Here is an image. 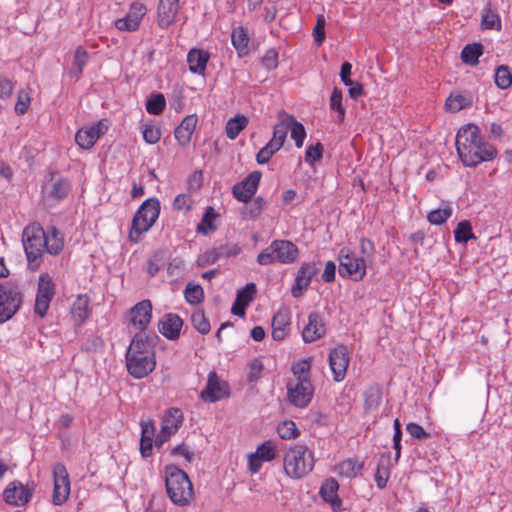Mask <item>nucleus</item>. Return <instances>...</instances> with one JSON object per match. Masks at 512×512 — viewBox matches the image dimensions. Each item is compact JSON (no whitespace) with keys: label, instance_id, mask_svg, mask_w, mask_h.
Here are the masks:
<instances>
[{"label":"nucleus","instance_id":"nucleus-22","mask_svg":"<svg viewBox=\"0 0 512 512\" xmlns=\"http://www.w3.org/2000/svg\"><path fill=\"white\" fill-rule=\"evenodd\" d=\"M226 383L221 382L215 372L208 375L206 388L201 392V398L206 402H216L227 395Z\"/></svg>","mask_w":512,"mask_h":512},{"label":"nucleus","instance_id":"nucleus-15","mask_svg":"<svg viewBox=\"0 0 512 512\" xmlns=\"http://www.w3.org/2000/svg\"><path fill=\"white\" fill-rule=\"evenodd\" d=\"M107 130L106 120H100L90 127L79 129L75 135V141L82 149H90Z\"/></svg>","mask_w":512,"mask_h":512},{"label":"nucleus","instance_id":"nucleus-49","mask_svg":"<svg viewBox=\"0 0 512 512\" xmlns=\"http://www.w3.org/2000/svg\"><path fill=\"white\" fill-rule=\"evenodd\" d=\"M166 105L165 98L162 94H155L146 102V110L153 115L162 113Z\"/></svg>","mask_w":512,"mask_h":512},{"label":"nucleus","instance_id":"nucleus-63","mask_svg":"<svg viewBox=\"0 0 512 512\" xmlns=\"http://www.w3.org/2000/svg\"><path fill=\"white\" fill-rule=\"evenodd\" d=\"M192 203L193 201L189 195L180 194L175 198L173 206L178 211H188L190 210Z\"/></svg>","mask_w":512,"mask_h":512},{"label":"nucleus","instance_id":"nucleus-42","mask_svg":"<svg viewBox=\"0 0 512 512\" xmlns=\"http://www.w3.org/2000/svg\"><path fill=\"white\" fill-rule=\"evenodd\" d=\"M363 467V463L353 459H347L337 466L340 475L352 478L355 477Z\"/></svg>","mask_w":512,"mask_h":512},{"label":"nucleus","instance_id":"nucleus-47","mask_svg":"<svg viewBox=\"0 0 512 512\" xmlns=\"http://www.w3.org/2000/svg\"><path fill=\"white\" fill-rule=\"evenodd\" d=\"M289 130L291 131V138L295 141L296 147L301 148L306 137L304 126L292 116Z\"/></svg>","mask_w":512,"mask_h":512},{"label":"nucleus","instance_id":"nucleus-9","mask_svg":"<svg viewBox=\"0 0 512 512\" xmlns=\"http://www.w3.org/2000/svg\"><path fill=\"white\" fill-rule=\"evenodd\" d=\"M54 488L52 501L54 505L64 504L70 494V481L66 467L62 463H57L53 467Z\"/></svg>","mask_w":512,"mask_h":512},{"label":"nucleus","instance_id":"nucleus-26","mask_svg":"<svg viewBox=\"0 0 512 512\" xmlns=\"http://www.w3.org/2000/svg\"><path fill=\"white\" fill-rule=\"evenodd\" d=\"M290 312L288 309H280L272 319V337L276 341L283 340L289 330Z\"/></svg>","mask_w":512,"mask_h":512},{"label":"nucleus","instance_id":"nucleus-62","mask_svg":"<svg viewBox=\"0 0 512 512\" xmlns=\"http://www.w3.org/2000/svg\"><path fill=\"white\" fill-rule=\"evenodd\" d=\"M220 259L218 248L206 251L204 254H202L198 259V265L199 266H207L215 263L217 260Z\"/></svg>","mask_w":512,"mask_h":512},{"label":"nucleus","instance_id":"nucleus-43","mask_svg":"<svg viewBox=\"0 0 512 512\" xmlns=\"http://www.w3.org/2000/svg\"><path fill=\"white\" fill-rule=\"evenodd\" d=\"M454 238L458 243H466L470 239H475L471 223L467 220L459 222L454 230Z\"/></svg>","mask_w":512,"mask_h":512},{"label":"nucleus","instance_id":"nucleus-18","mask_svg":"<svg viewBox=\"0 0 512 512\" xmlns=\"http://www.w3.org/2000/svg\"><path fill=\"white\" fill-rule=\"evenodd\" d=\"M497 154L494 146L485 143L482 139L479 143L474 144V147H471L470 157L471 159L468 161L466 156H459L461 161L465 166L474 167L483 161L492 160Z\"/></svg>","mask_w":512,"mask_h":512},{"label":"nucleus","instance_id":"nucleus-33","mask_svg":"<svg viewBox=\"0 0 512 512\" xmlns=\"http://www.w3.org/2000/svg\"><path fill=\"white\" fill-rule=\"evenodd\" d=\"M71 314L77 324H82L89 317V298L87 295H78L71 307Z\"/></svg>","mask_w":512,"mask_h":512},{"label":"nucleus","instance_id":"nucleus-3","mask_svg":"<svg viewBox=\"0 0 512 512\" xmlns=\"http://www.w3.org/2000/svg\"><path fill=\"white\" fill-rule=\"evenodd\" d=\"M165 486L171 501L179 506L186 505L193 495L188 475L175 465L165 468Z\"/></svg>","mask_w":512,"mask_h":512},{"label":"nucleus","instance_id":"nucleus-7","mask_svg":"<svg viewBox=\"0 0 512 512\" xmlns=\"http://www.w3.org/2000/svg\"><path fill=\"white\" fill-rule=\"evenodd\" d=\"M339 274L342 277H350L360 281L366 275V264L364 257H357L348 248H342L339 253Z\"/></svg>","mask_w":512,"mask_h":512},{"label":"nucleus","instance_id":"nucleus-58","mask_svg":"<svg viewBox=\"0 0 512 512\" xmlns=\"http://www.w3.org/2000/svg\"><path fill=\"white\" fill-rule=\"evenodd\" d=\"M263 364L262 362L259 360V359H253L250 363H249V372H248V375H247V379L250 383H255L257 382L260 377H261V373L263 371Z\"/></svg>","mask_w":512,"mask_h":512},{"label":"nucleus","instance_id":"nucleus-28","mask_svg":"<svg viewBox=\"0 0 512 512\" xmlns=\"http://www.w3.org/2000/svg\"><path fill=\"white\" fill-rule=\"evenodd\" d=\"M198 118L196 115L186 116L180 125L175 129L174 135L181 146H186L196 128Z\"/></svg>","mask_w":512,"mask_h":512},{"label":"nucleus","instance_id":"nucleus-64","mask_svg":"<svg viewBox=\"0 0 512 512\" xmlns=\"http://www.w3.org/2000/svg\"><path fill=\"white\" fill-rule=\"evenodd\" d=\"M406 430L411 435V437L416 439H423L429 436L428 433L423 429V427L417 423H408L406 426Z\"/></svg>","mask_w":512,"mask_h":512},{"label":"nucleus","instance_id":"nucleus-16","mask_svg":"<svg viewBox=\"0 0 512 512\" xmlns=\"http://www.w3.org/2000/svg\"><path fill=\"white\" fill-rule=\"evenodd\" d=\"M349 361L348 349L344 345H339L330 352L329 365L336 382H340L345 378Z\"/></svg>","mask_w":512,"mask_h":512},{"label":"nucleus","instance_id":"nucleus-40","mask_svg":"<svg viewBox=\"0 0 512 512\" xmlns=\"http://www.w3.org/2000/svg\"><path fill=\"white\" fill-rule=\"evenodd\" d=\"M248 119L243 115H237L231 118L226 124V135L229 139L234 140L239 133L247 126Z\"/></svg>","mask_w":512,"mask_h":512},{"label":"nucleus","instance_id":"nucleus-21","mask_svg":"<svg viewBox=\"0 0 512 512\" xmlns=\"http://www.w3.org/2000/svg\"><path fill=\"white\" fill-rule=\"evenodd\" d=\"M3 497L8 504L23 506L29 501L31 490L21 482L13 481L4 490Z\"/></svg>","mask_w":512,"mask_h":512},{"label":"nucleus","instance_id":"nucleus-20","mask_svg":"<svg viewBox=\"0 0 512 512\" xmlns=\"http://www.w3.org/2000/svg\"><path fill=\"white\" fill-rule=\"evenodd\" d=\"M130 322L140 332H143L152 318V304L150 300H142L130 311Z\"/></svg>","mask_w":512,"mask_h":512},{"label":"nucleus","instance_id":"nucleus-6","mask_svg":"<svg viewBox=\"0 0 512 512\" xmlns=\"http://www.w3.org/2000/svg\"><path fill=\"white\" fill-rule=\"evenodd\" d=\"M22 304V293L19 286L6 281L0 284V324L11 319Z\"/></svg>","mask_w":512,"mask_h":512},{"label":"nucleus","instance_id":"nucleus-52","mask_svg":"<svg viewBox=\"0 0 512 512\" xmlns=\"http://www.w3.org/2000/svg\"><path fill=\"white\" fill-rule=\"evenodd\" d=\"M254 454L262 461H272L276 456L275 447L271 441H266L258 446Z\"/></svg>","mask_w":512,"mask_h":512},{"label":"nucleus","instance_id":"nucleus-24","mask_svg":"<svg viewBox=\"0 0 512 512\" xmlns=\"http://www.w3.org/2000/svg\"><path fill=\"white\" fill-rule=\"evenodd\" d=\"M182 326V319L173 313L166 314L158 324L160 333L169 340L179 338Z\"/></svg>","mask_w":512,"mask_h":512},{"label":"nucleus","instance_id":"nucleus-13","mask_svg":"<svg viewBox=\"0 0 512 512\" xmlns=\"http://www.w3.org/2000/svg\"><path fill=\"white\" fill-rule=\"evenodd\" d=\"M320 262H303L299 267L294 284L291 288V294L294 298L302 296L308 288L314 276L319 272Z\"/></svg>","mask_w":512,"mask_h":512},{"label":"nucleus","instance_id":"nucleus-12","mask_svg":"<svg viewBox=\"0 0 512 512\" xmlns=\"http://www.w3.org/2000/svg\"><path fill=\"white\" fill-rule=\"evenodd\" d=\"M183 421V414L180 409L170 408L162 420L159 434L156 436L155 445L161 447L180 428Z\"/></svg>","mask_w":512,"mask_h":512},{"label":"nucleus","instance_id":"nucleus-23","mask_svg":"<svg viewBox=\"0 0 512 512\" xmlns=\"http://www.w3.org/2000/svg\"><path fill=\"white\" fill-rule=\"evenodd\" d=\"M272 248L275 251V258L283 264H290L298 259L299 250L297 246L288 240H274Z\"/></svg>","mask_w":512,"mask_h":512},{"label":"nucleus","instance_id":"nucleus-8","mask_svg":"<svg viewBox=\"0 0 512 512\" xmlns=\"http://www.w3.org/2000/svg\"><path fill=\"white\" fill-rule=\"evenodd\" d=\"M125 359L127 371L135 379L148 376L156 366L155 353L138 355L133 351L126 353Z\"/></svg>","mask_w":512,"mask_h":512},{"label":"nucleus","instance_id":"nucleus-11","mask_svg":"<svg viewBox=\"0 0 512 512\" xmlns=\"http://www.w3.org/2000/svg\"><path fill=\"white\" fill-rule=\"evenodd\" d=\"M481 137L479 135V128L474 124H467L461 127L456 135V149L459 156H466L469 161L471 147H474V144L479 143Z\"/></svg>","mask_w":512,"mask_h":512},{"label":"nucleus","instance_id":"nucleus-39","mask_svg":"<svg viewBox=\"0 0 512 512\" xmlns=\"http://www.w3.org/2000/svg\"><path fill=\"white\" fill-rule=\"evenodd\" d=\"M87 59L88 53L86 49L82 46L77 47L74 52V59L70 70V74L78 79L87 63Z\"/></svg>","mask_w":512,"mask_h":512},{"label":"nucleus","instance_id":"nucleus-45","mask_svg":"<svg viewBox=\"0 0 512 512\" xmlns=\"http://www.w3.org/2000/svg\"><path fill=\"white\" fill-rule=\"evenodd\" d=\"M184 294L187 302L193 305L199 304L204 298L203 288L191 282L187 284Z\"/></svg>","mask_w":512,"mask_h":512},{"label":"nucleus","instance_id":"nucleus-4","mask_svg":"<svg viewBox=\"0 0 512 512\" xmlns=\"http://www.w3.org/2000/svg\"><path fill=\"white\" fill-rule=\"evenodd\" d=\"M46 232L40 224L28 225L22 234V242L26 253L28 266L31 270H37L46 253Z\"/></svg>","mask_w":512,"mask_h":512},{"label":"nucleus","instance_id":"nucleus-14","mask_svg":"<svg viewBox=\"0 0 512 512\" xmlns=\"http://www.w3.org/2000/svg\"><path fill=\"white\" fill-rule=\"evenodd\" d=\"M260 171L251 172L232 188L233 196L240 202L248 203L255 195L261 179Z\"/></svg>","mask_w":512,"mask_h":512},{"label":"nucleus","instance_id":"nucleus-29","mask_svg":"<svg viewBox=\"0 0 512 512\" xmlns=\"http://www.w3.org/2000/svg\"><path fill=\"white\" fill-rule=\"evenodd\" d=\"M339 484L334 478L327 479L321 486L320 495L326 502L330 503L333 510L337 511L341 507V499L337 492Z\"/></svg>","mask_w":512,"mask_h":512},{"label":"nucleus","instance_id":"nucleus-60","mask_svg":"<svg viewBox=\"0 0 512 512\" xmlns=\"http://www.w3.org/2000/svg\"><path fill=\"white\" fill-rule=\"evenodd\" d=\"M323 146L321 143H317L316 145H311L307 148L305 154V160L308 163H313L322 158Z\"/></svg>","mask_w":512,"mask_h":512},{"label":"nucleus","instance_id":"nucleus-41","mask_svg":"<svg viewBox=\"0 0 512 512\" xmlns=\"http://www.w3.org/2000/svg\"><path fill=\"white\" fill-rule=\"evenodd\" d=\"M494 81L499 89L505 90L512 85V73L507 65H500L495 70Z\"/></svg>","mask_w":512,"mask_h":512},{"label":"nucleus","instance_id":"nucleus-61","mask_svg":"<svg viewBox=\"0 0 512 512\" xmlns=\"http://www.w3.org/2000/svg\"><path fill=\"white\" fill-rule=\"evenodd\" d=\"M262 64L268 70H273L278 66V52L275 49L266 51L262 58Z\"/></svg>","mask_w":512,"mask_h":512},{"label":"nucleus","instance_id":"nucleus-51","mask_svg":"<svg viewBox=\"0 0 512 512\" xmlns=\"http://www.w3.org/2000/svg\"><path fill=\"white\" fill-rule=\"evenodd\" d=\"M452 215V208L446 207L443 209H436L431 211L427 219L431 224L441 225Z\"/></svg>","mask_w":512,"mask_h":512},{"label":"nucleus","instance_id":"nucleus-55","mask_svg":"<svg viewBox=\"0 0 512 512\" xmlns=\"http://www.w3.org/2000/svg\"><path fill=\"white\" fill-rule=\"evenodd\" d=\"M214 218L215 213L213 208L208 207L203 215L201 222L197 226V231L206 234L209 230H212L214 228L212 225V220Z\"/></svg>","mask_w":512,"mask_h":512},{"label":"nucleus","instance_id":"nucleus-32","mask_svg":"<svg viewBox=\"0 0 512 512\" xmlns=\"http://www.w3.org/2000/svg\"><path fill=\"white\" fill-rule=\"evenodd\" d=\"M277 118L278 123L274 126L272 139L283 145L291 125L292 115L281 110L278 112Z\"/></svg>","mask_w":512,"mask_h":512},{"label":"nucleus","instance_id":"nucleus-46","mask_svg":"<svg viewBox=\"0 0 512 512\" xmlns=\"http://www.w3.org/2000/svg\"><path fill=\"white\" fill-rule=\"evenodd\" d=\"M193 327L201 334H207L210 331V323L202 310H197L191 315Z\"/></svg>","mask_w":512,"mask_h":512},{"label":"nucleus","instance_id":"nucleus-25","mask_svg":"<svg viewBox=\"0 0 512 512\" xmlns=\"http://www.w3.org/2000/svg\"><path fill=\"white\" fill-rule=\"evenodd\" d=\"M256 294V285L254 283H248L244 288L239 290L236 295V299L232 305L231 312L234 315L243 317L245 315V309L254 299Z\"/></svg>","mask_w":512,"mask_h":512},{"label":"nucleus","instance_id":"nucleus-48","mask_svg":"<svg viewBox=\"0 0 512 512\" xmlns=\"http://www.w3.org/2000/svg\"><path fill=\"white\" fill-rule=\"evenodd\" d=\"M365 409L368 411L375 410L381 402V391L377 387L369 388L365 394Z\"/></svg>","mask_w":512,"mask_h":512},{"label":"nucleus","instance_id":"nucleus-30","mask_svg":"<svg viewBox=\"0 0 512 512\" xmlns=\"http://www.w3.org/2000/svg\"><path fill=\"white\" fill-rule=\"evenodd\" d=\"M209 60V54L203 50L193 48L187 55V63L190 72L203 75Z\"/></svg>","mask_w":512,"mask_h":512},{"label":"nucleus","instance_id":"nucleus-1","mask_svg":"<svg viewBox=\"0 0 512 512\" xmlns=\"http://www.w3.org/2000/svg\"><path fill=\"white\" fill-rule=\"evenodd\" d=\"M310 360H300L292 365V377L287 381L289 402L298 408H305L313 398L314 386L310 378Z\"/></svg>","mask_w":512,"mask_h":512},{"label":"nucleus","instance_id":"nucleus-36","mask_svg":"<svg viewBox=\"0 0 512 512\" xmlns=\"http://www.w3.org/2000/svg\"><path fill=\"white\" fill-rule=\"evenodd\" d=\"M231 41L240 57L247 55L249 38L243 27L233 29Z\"/></svg>","mask_w":512,"mask_h":512},{"label":"nucleus","instance_id":"nucleus-35","mask_svg":"<svg viewBox=\"0 0 512 512\" xmlns=\"http://www.w3.org/2000/svg\"><path fill=\"white\" fill-rule=\"evenodd\" d=\"M133 351L138 355L154 353L151 341L143 332H139L133 337L126 353H131Z\"/></svg>","mask_w":512,"mask_h":512},{"label":"nucleus","instance_id":"nucleus-38","mask_svg":"<svg viewBox=\"0 0 512 512\" xmlns=\"http://www.w3.org/2000/svg\"><path fill=\"white\" fill-rule=\"evenodd\" d=\"M481 28L487 30L501 29V20L497 12L493 11L488 4L482 11Z\"/></svg>","mask_w":512,"mask_h":512},{"label":"nucleus","instance_id":"nucleus-59","mask_svg":"<svg viewBox=\"0 0 512 512\" xmlns=\"http://www.w3.org/2000/svg\"><path fill=\"white\" fill-rule=\"evenodd\" d=\"M275 261H277V259L275 258V251L272 248V243L257 256V262L262 266L272 264Z\"/></svg>","mask_w":512,"mask_h":512},{"label":"nucleus","instance_id":"nucleus-19","mask_svg":"<svg viewBox=\"0 0 512 512\" xmlns=\"http://www.w3.org/2000/svg\"><path fill=\"white\" fill-rule=\"evenodd\" d=\"M326 334V324L322 316L317 312H312L308 316V323L303 328L302 337L307 343L314 342Z\"/></svg>","mask_w":512,"mask_h":512},{"label":"nucleus","instance_id":"nucleus-37","mask_svg":"<svg viewBox=\"0 0 512 512\" xmlns=\"http://www.w3.org/2000/svg\"><path fill=\"white\" fill-rule=\"evenodd\" d=\"M483 45L473 43L466 45L461 52V60L468 65L474 66L478 63L479 57L483 54Z\"/></svg>","mask_w":512,"mask_h":512},{"label":"nucleus","instance_id":"nucleus-50","mask_svg":"<svg viewBox=\"0 0 512 512\" xmlns=\"http://www.w3.org/2000/svg\"><path fill=\"white\" fill-rule=\"evenodd\" d=\"M330 108L338 113V119L342 122L345 118V108L342 105V92L336 87L330 97Z\"/></svg>","mask_w":512,"mask_h":512},{"label":"nucleus","instance_id":"nucleus-31","mask_svg":"<svg viewBox=\"0 0 512 512\" xmlns=\"http://www.w3.org/2000/svg\"><path fill=\"white\" fill-rule=\"evenodd\" d=\"M71 191V184L66 178L59 177L52 180L51 185L46 189L45 195L48 199L61 201Z\"/></svg>","mask_w":512,"mask_h":512},{"label":"nucleus","instance_id":"nucleus-2","mask_svg":"<svg viewBox=\"0 0 512 512\" xmlns=\"http://www.w3.org/2000/svg\"><path fill=\"white\" fill-rule=\"evenodd\" d=\"M314 465V452L304 443L289 447L283 456V471L291 479L304 478L312 472Z\"/></svg>","mask_w":512,"mask_h":512},{"label":"nucleus","instance_id":"nucleus-5","mask_svg":"<svg viewBox=\"0 0 512 512\" xmlns=\"http://www.w3.org/2000/svg\"><path fill=\"white\" fill-rule=\"evenodd\" d=\"M159 213L160 203L157 199L149 198L144 201L133 217L129 231L130 241L137 243L140 240V236L154 225L159 217Z\"/></svg>","mask_w":512,"mask_h":512},{"label":"nucleus","instance_id":"nucleus-34","mask_svg":"<svg viewBox=\"0 0 512 512\" xmlns=\"http://www.w3.org/2000/svg\"><path fill=\"white\" fill-rule=\"evenodd\" d=\"M46 253L58 255L64 248L63 235L55 228L50 227L46 232Z\"/></svg>","mask_w":512,"mask_h":512},{"label":"nucleus","instance_id":"nucleus-17","mask_svg":"<svg viewBox=\"0 0 512 512\" xmlns=\"http://www.w3.org/2000/svg\"><path fill=\"white\" fill-rule=\"evenodd\" d=\"M146 11L147 9L144 4L140 2L132 3L128 14L115 21V27L120 31H136Z\"/></svg>","mask_w":512,"mask_h":512},{"label":"nucleus","instance_id":"nucleus-57","mask_svg":"<svg viewBox=\"0 0 512 512\" xmlns=\"http://www.w3.org/2000/svg\"><path fill=\"white\" fill-rule=\"evenodd\" d=\"M31 98L27 91L20 90L15 104V111L18 114H25L30 106Z\"/></svg>","mask_w":512,"mask_h":512},{"label":"nucleus","instance_id":"nucleus-44","mask_svg":"<svg viewBox=\"0 0 512 512\" xmlns=\"http://www.w3.org/2000/svg\"><path fill=\"white\" fill-rule=\"evenodd\" d=\"M277 433L281 439L290 440L299 435V430L293 421L285 420L278 424Z\"/></svg>","mask_w":512,"mask_h":512},{"label":"nucleus","instance_id":"nucleus-53","mask_svg":"<svg viewBox=\"0 0 512 512\" xmlns=\"http://www.w3.org/2000/svg\"><path fill=\"white\" fill-rule=\"evenodd\" d=\"M468 105L467 99L462 95H450L445 103L448 111L455 113Z\"/></svg>","mask_w":512,"mask_h":512},{"label":"nucleus","instance_id":"nucleus-10","mask_svg":"<svg viewBox=\"0 0 512 512\" xmlns=\"http://www.w3.org/2000/svg\"><path fill=\"white\" fill-rule=\"evenodd\" d=\"M55 294V285L49 274H41L38 282V291L35 300V313L44 317L49 308L50 302Z\"/></svg>","mask_w":512,"mask_h":512},{"label":"nucleus","instance_id":"nucleus-56","mask_svg":"<svg viewBox=\"0 0 512 512\" xmlns=\"http://www.w3.org/2000/svg\"><path fill=\"white\" fill-rule=\"evenodd\" d=\"M325 24V17L323 15H318L316 25L313 28V37L318 46H320L325 40Z\"/></svg>","mask_w":512,"mask_h":512},{"label":"nucleus","instance_id":"nucleus-27","mask_svg":"<svg viewBox=\"0 0 512 512\" xmlns=\"http://www.w3.org/2000/svg\"><path fill=\"white\" fill-rule=\"evenodd\" d=\"M179 1L159 0L158 5V25L166 29L174 21L178 12Z\"/></svg>","mask_w":512,"mask_h":512},{"label":"nucleus","instance_id":"nucleus-54","mask_svg":"<svg viewBox=\"0 0 512 512\" xmlns=\"http://www.w3.org/2000/svg\"><path fill=\"white\" fill-rule=\"evenodd\" d=\"M143 139L148 144H155L160 140L161 131L154 125L145 124L142 127Z\"/></svg>","mask_w":512,"mask_h":512}]
</instances>
